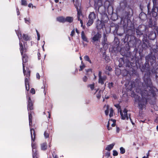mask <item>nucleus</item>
<instances>
[{
	"instance_id": "1",
	"label": "nucleus",
	"mask_w": 158,
	"mask_h": 158,
	"mask_svg": "<svg viewBox=\"0 0 158 158\" xmlns=\"http://www.w3.org/2000/svg\"><path fill=\"white\" fill-rule=\"evenodd\" d=\"M144 80L146 86H144L143 84V88L141 89L140 92L141 97L136 95L134 96L135 102L137 103L139 108L142 110L146 108L148 102L154 99L156 95V93L152 87L151 79L149 78H144Z\"/></svg>"
},
{
	"instance_id": "2",
	"label": "nucleus",
	"mask_w": 158,
	"mask_h": 158,
	"mask_svg": "<svg viewBox=\"0 0 158 158\" xmlns=\"http://www.w3.org/2000/svg\"><path fill=\"white\" fill-rule=\"evenodd\" d=\"M153 6L152 9V16L156 17L158 15V0H153Z\"/></svg>"
},
{
	"instance_id": "3",
	"label": "nucleus",
	"mask_w": 158,
	"mask_h": 158,
	"mask_svg": "<svg viewBox=\"0 0 158 158\" xmlns=\"http://www.w3.org/2000/svg\"><path fill=\"white\" fill-rule=\"evenodd\" d=\"M75 6L77 10V19L78 20L80 21V23L81 24V26H83V21L82 19V18H83V15L82 14L81 10L80 9V6L79 4H78L77 5L76 4L75 5Z\"/></svg>"
},
{
	"instance_id": "4",
	"label": "nucleus",
	"mask_w": 158,
	"mask_h": 158,
	"mask_svg": "<svg viewBox=\"0 0 158 158\" xmlns=\"http://www.w3.org/2000/svg\"><path fill=\"white\" fill-rule=\"evenodd\" d=\"M96 18V15L94 12H91L89 16V21L87 23V26H90L93 23Z\"/></svg>"
},
{
	"instance_id": "5",
	"label": "nucleus",
	"mask_w": 158,
	"mask_h": 158,
	"mask_svg": "<svg viewBox=\"0 0 158 158\" xmlns=\"http://www.w3.org/2000/svg\"><path fill=\"white\" fill-rule=\"evenodd\" d=\"M146 62H150L151 65L156 63V58L155 56L150 55H148L145 57Z\"/></svg>"
},
{
	"instance_id": "6",
	"label": "nucleus",
	"mask_w": 158,
	"mask_h": 158,
	"mask_svg": "<svg viewBox=\"0 0 158 158\" xmlns=\"http://www.w3.org/2000/svg\"><path fill=\"white\" fill-rule=\"evenodd\" d=\"M127 112V110L126 109H124L123 112H122L121 110L120 111V113L121 115L122 119L123 120L125 119L128 120V119L129 117L130 116V115H128Z\"/></svg>"
},
{
	"instance_id": "7",
	"label": "nucleus",
	"mask_w": 158,
	"mask_h": 158,
	"mask_svg": "<svg viewBox=\"0 0 158 158\" xmlns=\"http://www.w3.org/2000/svg\"><path fill=\"white\" fill-rule=\"evenodd\" d=\"M101 37V35L98 32L92 38V42L94 43L95 41H98Z\"/></svg>"
},
{
	"instance_id": "8",
	"label": "nucleus",
	"mask_w": 158,
	"mask_h": 158,
	"mask_svg": "<svg viewBox=\"0 0 158 158\" xmlns=\"http://www.w3.org/2000/svg\"><path fill=\"white\" fill-rule=\"evenodd\" d=\"M28 104L27 105V110H32L33 109V103L32 102L31 100L30 97L28 96Z\"/></svg>"
},
{
	"instance_id": "9",
	"label": "nucleus",
	"mask_w": 158,
	"mask_h": 158,
	"mask_svg": "<svg viewBox=\"0 0 158 158\" xmlns=\"http://www.w3.org/2000/svg\"><path fill=\"white\" fill-rule=\"evenodd\" d=\"M30 132L31 136V141L34 142L35 139L36 134L35 133V130L34 129H30Z\"/></svg>"
},
{
	"instance_id": "10",
	"label": "nucleus",
	"mask_w": 158,
	"mask_h": 158,
	"mask_svg": "<svg viewBox=\"0 0 158 158\" xmlns=\"http://www.w3.org/2000/svg\"><path fill=\"white\" fill-rule=\"evenodd\" d=\"M104 40L102 42V45H103L104 47H106L107 48V39L106 37V35L105 34H104L103 35Z\"/></svg>"
},
{
	"instance_id": "11",
	"label": "nucleus",
	"mask_w": 158,
	"mask_h": 158,
	"mask_svg": "<svg viewBox=\"0 0 158 158\" xmlns=\"http://www.w3.org/2000/svg\"><path fill=\"white\" fill-rule=\"evenodd\" d=\"M107 0H98V10H99V7L105 4V3L107 2Z\"/></svg>"
},
{
	"instance_id": "12",
	"label": "nucleus",
	"mask_w": 158,
	"mask_h": 158,
	"mask_svg": "<svg viewBox=\"0 0 158 158\" xmlns=\"http://www.w3.org/2000/svg\"><path fill=\"white\" fill-rule=\"evenodd\" d=\"M19 44L20 45V52L21 55H23L24 52H26V49L25 48H24L23 44L19 42Z\"/></svg>"
},
{
	"instance_id": "13",
	"label": "nucleus",
	"mask_w": 158,
	"mask_h": 158,
	"mask_svg": "<svg viewBox=\"0 0 158 158\" xmlns=\"http://www.w3.org/2000/svg\"><path fill=\"white\" fill-rule=\"evenodd\" d=\"M107 78L106 76H104L102 77L99 78L98 82L101 85H103L104 84V81H105Z\"/></svg>"
},
{
	"instance_id": "14",
	"label": "nucleus",
	"mask_w": 158,
	"mask_h": 158,
	"mask_svg": "<svg viewBox=\"0 0 158 158\" xmlns=\"http://www.w3.org/2000/svg\"><path fill=\"white\" fill-rule=\"evenodd\" d=\"M81 37L82 40L88 42L87 38L84 32L83 31L81 33Z\"/></svg>"
},
{
	"instance_id": "15",
	"label": "nucleus",
	"mask_w": 158,
	"mask_h": 158,
	"mask_svg": "<svg viewBox=\"0 0 158 158\" xmlns=\"http://www.w3.org/2000/svg\"><path fill=\"white\" fill-rule=\"evenodd\" d=\"M73 20V17L71 16L67 17L65 19V22H67L69 23H72Z\"/></svg>"
},
{
	"instance_id": "16",
	"label": "nucleus",
	"mask_w": 158,
	"mask_h": 158,
	"mask_svg": "<svg viewBox=\"0 0 158 158\" xmlns=\"http://www.w3.org/2000/svg\"><path fill=\"white\" fill-rule=\"evenodd\" d=\"M114 145L115 143H113L108 145L106 148V150L108 151H110L113 148Z\"/></svg>"
},
{
	"instance_id": "17",
	"label": "nucleus",
	"mask_w": 158,
	"mask_h": 158,
	"mask_svg": "<svg viewBox=\"0 0 158 158\" xmlns=\"http://www.w3.org/2000/svg\"><path fill=\"white\" fill-rule=\"evenodd\" d=\"M41 149L43 150H46L47 148V145L46 143H42L41 145Z\"/></svg>"
},
{
	"instance_id": "18",
	"label": "nucleus",
	"mask_w": 158,
	"mask_h": 158,
	"mask_svg": "<svg viewBox=\"0 0 158 158\" xmlns=\"http://www.w3.org/2000/svg\"><path fill=\"white\" fill-rule=\"evenodd\" d=\"M149 65L148 63H146L144 64L143 67H145L144 69V71H148L150 69L149 67Z\"/></svg>"
},
{
	"instance_id": "19",
	"label": "nucleus",
	"mask_w": 158,
	"mask_h": 158,
	"mask_svg": "<svg viewBox=\"0 0 158 158\" xmlns=\"http://www.w3.org/2000/svg\"><path fill=\"white\" fill-rule=\"evenodd\" d=\"M23 63H26L27 61L28 57L26 54H24L23 55Z\"/></svg>"
},
{
	"instance_id": "20",
	"label": "nucleus",
	"mask_w": 158,
	"mask_h": 158,
	"mask_svg": "<svg viewBox=\"0 0 158 158\" xmlns=\"http://www.w3.org/2000/svg\"><path fill=\"white\" fill-rule=\"evenodd\" d=\"M57 20L60 22L64 23L65 22V19L63 17H60L57 18Z\"/></svg>"
},
{
	"instance_id": "21",
	"label": "nucleus",
	"mask_w": 158,
	"mask_h": 158,
	"mask_svg": "<svg viewBox=\"0 0 158 158\" xmlns=\"http://www.w3.org/2000/svg\"><path fill=\"white\" fill-rule=\"evenodd\" d=\"M133 15V11L131 9H129V10L127 13V15L128 17H131Z\"/></svg>"
},
{
	"instance_id": "22",
	"label": "nucleus",
	"mask_w": 158,
	"mask_h": 158,
	"mask_svg": "<svg viewBox=\"0 0 158 158\" xmlns=\"http://www.w3.org/2000/svg\"><path fill=\"white\" fill-rule=\"evenodd\" d=\"M23 39L25 40H29L30 39V37L28 35L25 34H23Z\"/></svg>"
},
{
	"instance_id": "23",
	"label": "nucleus",
	"mask_w": 158,
	"mask_h": 158,
	"mask_svg": "<svg viewBox=\"0 0 158 158\" xmlns=\"http://www.w3.org/2000/svg\"><path fill=\"white\" fill-rule=\"evenodd\" d=\"M140 27H139V29L136 30V33H137V34L139 35H142L143 34V31H141L139 28Z\"/></svg>"
},
{
	"instance_id": "24",
	"label": "nucleus",
	"mask_w": 158,
	"mask_h": 158,
	"mask_svg": "<svg viewBox=\"0 0 158 158\" xmlns=\"http://www.w3.org/2000/svg\"><path fill=\"white\" fill-rule=\"evenodd\" d=\"M84 59L85 61H88L90 64H92V62L88 56L86 55L84 56Z\"/></svg>"
},
{
	"instance_id": "25",
	"label": "nucleus",
	"mask_w": 158,
	"mask_h": 158,
	"mask_svg": "<svg viewBox=\"0 0 158 158\" xmlns=\"http://www.w3.org/2000/svg\"><path fill=\"white\" fill-rule=\"evenodd\" d=\"M44 135L46 138H48L49 135V132L47 131H45L44 133Z\"/></svg>"
},
{
	"instance_id": "26",
	"label": "nucleus",
	"mask_w": 158,
	"mask_h": 158,
	"mask_svg": "<svg viewBox=\"0 0 158 158\" xmlns=\"http://www.w3.org/2000/svg\"><path fill=\"white\" fill-rule=\"evenodd\" d=\"M106 106L107 109L105 110V113L106 115H107L109 113V106L108 105H105L104 106V107H105V106Z\"/></svg>"
},
{
	"instance_id": "27",
	"label": "nucleus",
	"mask_w": 158,
	"mask_h": 158,
	"mask_svg": "<svg viewBox=\"0 0 158 158\" xmlns=\"http://www.w3.org/2000/svg\"><path fill=\"white\" fill-rule=\"evenodd\" d=\"M102 93V92L101 91H99L97 94L96 97L98 99H99L100 98Z\"/></svg>"
},
{
	"instance_id": "28",
	"label": "nucleus",
	"mask_w": 158,
	"mask_h": 158,
	"mask_svg": "<svg viewBox=\"0 0 158 158\" xmlns=\"http://www.w3.org/2000/svg\"><path fill=\"white\" fill-rule=\"evenodd\" d=\"M88 87H90L91 90H92L94 88V83L93 84L89 85H88Z\"/></svg>"
},
{
	"instance_id": "29",
	"label": "nucleus",
	"mask_w": 158,
	"mask_h": 158,
	"mask_svg": "<svg viewBox=\"0 0 158 158\" xmlns=\"http://www.w3.org/2000/svg\"><path fill=\"white\" fill-rule=\"evenodd\" d=\"M114 111L112 108H111L110 109V114H109V116L110 117H111L113 115Z\"/></svg>"
},
{
	"instance_id": "30",
	"label": "nucleus",
	"mask_w": 158,
	"mask_h": 158,
	"mask_svg": "<svg viewBox=\"0 0 158 158\" xmlns=\"http://www.w3.org/2000/svg\"><path fill=\"white\" fill-rule=\"evenodd\" d=\"M21 4L23 5L26 6L27 5V1L26 0H21Z\"/></svg>"
},
{
	"instance_id": "31",
	"label": "nucleus",
	"mask_w": 158,
	"mask_h": 158,
	"mask_svg": "<svg viewBox=\"0 0 158 158\" xmlns=\"http://www.w3.org/2000/svg\"><path fill=\"white\" fill-rule=\"evenodd\" d=\"M120 151L121 154H124L125 152V149L122 147L120 148Z\"/></svg>"
},
{
	"instance_id": "32",
	"label": "nucleus",
	"mask_w": 158,
	"mask_h": 158,
	"mask_svg": "<svg viewBox=\"0 0 158 158\" xmlns=\"http://www.w3.org/2000/svg\"><path fill=\"white\" fill-rule=\"evenodd\" d=\"M85 67V65L84 64H82V65H81L80 67V69L79 70V71L82 70Z\"/></svg>"
},
{
	"instance_id": "33",
	"label": "nucleus",
	"mask_w": 158,
	"mask_h": 158,
	"mask_svg": "<svg viewBox=\"0 0 158 158\" xmlns=\"http://www.w3.org/2000/svg\"><path fill=\"white\" fill-rule=\"evenodd\" d=\"M110 121H112L113 122V123L111 125L113 127H114L115 125L116 120L111 119H110Z\"/></svg>"
},
{
	"instance_id": "34",
	"label": "nucleus",
	"mask_w": 158,
	"mask_h": 158,
	"mask_svg": "<svg viewBox=\"0 0 158 158\" xmlns=\"http://www.w3.org/2000/svg\"><path fill=\"white\" fill-rule=\"evenodd\" d=\"M32 112L31 111L29 113V120H32V115L31 113Z\"/></svg>"
},
{
	"instance_id": "35",
	"label": "nucleus",
	"mask_w": 158,
	"mask_h": 158,
	"mask_svg": "<svg viewBox=\"0 0 158 158\" xmlns=\"http://www.w3.org/2000/svg\"><path fill=\"white\" fill-rule=\"evenodd\" d=\"M118 155V153L117 152L116 150L113 151V155L114 156H117Z\"/></svg>"
},
{
	"instance_id": "36",
	"label": "nucleus",
	"mask_w": 158,
	"mask_h": 158,
	"mask_svg": "<svg viewBox=\"0 0 158 158\" xmlns=\"http://www.w3.org/2000/svg\"><path fill=\"white\" fill-rule=\"evenodd\" d=\"M25 85H27L29 86V81L28 80L27 78H26L25 79Z\"/></svg>"
},
{
	"instance_id": "37",
	"label": "nucleus",
	"mask_w": 158,
	"mask_h": 158,
	"mask_svg": "<svg viewBox=\"0 0 158 158\" xmlns=\"http://www.w3.org/2000/svg\"><path fill=\"white\" fill-rule=\"evenodd\" d=\"M113 83L112 82L109 83V84L108 87L110 89L113 87Z\"/></svg>"
},
{
	"instance_id": "38",
	"label": "nucleus",
	"mask_w": 158,
	"mask_h": 158,
	"mask_svg": "<svg viewBox=\"0 0 158 158\" xmlns=\"http://www.w3.org/2000/svg\"><path fill=\"white\" fill-rule=\"evenodd\" d=\"M33 141H32L31 143V146L32 148L33 149H35L36 148V145L35 143H33Z\"/></svg>"
},
{
	"instance_id": "39",
	"label": "nucleus",
	"mask_w": 158,
	"mask_h": 158,
	"mask_svg": "<svg viewBox=\"0 0 158 158\" xmlns=\"http://www.w3.org/2000/svg\"><path fill=\"white\" fill-rule=\"evenodd\" d=\"M30 92L33 94H35V90L33 88H31L30 91Z\"/></svg>"
},
{
	"instance_id": "40",
	"label": "nucleus",
	"mask_w": 158,
	"mask_h": 158,
	"mask_svg": "<svg viewBox=\"0 0 158 158\" xmlns=\"http://www.w3.org/2000/svg\"><path fill=\"white\" fill-rule=\"evenodd\" d=\"M106 69L108 70L109 71H110L112 70V68L110 66H106Z\"/></svg>"
},
{
	"instance_id": "41",
	"label": "nucleus",
	"mask_w": 158,
	"mask_h": 158,
	"mask_svg": "<svg viewBox=\"0 0 158 158\" xmlns=\"http://www.w3.org/2000/svg\"><path fill=\"white\" fill-rule=\"evenodd\" d=\"M87 78L86 76H84L83 78V80L84 81L86 82L87 81Z\"/></svg>"
},
{
	"instance_id": "42",
	"label": "nucleus",
	"mask_w": 158,
	"mask_h": 158,
	"mask_svg": "<svg viewBox=\"0 0 158 158\" xmlns=\"http://www.w3.org/2000/svg\"><path fill=\"white\" fill-rule=\"evenodd\" d=\"M75 34V31H74V29H73V30L72 31L70 35L73 36L74 35V34Z\"/></svg>"
},
{
	"instance_id": "43",
	"label": "nucleus",
	"mask_w": 158,
	"mask_h": 158,
	"mask_svg": "<svg viewBox=\"0 0 158 158\" xmlns=\"http://www.w3.org/2000/svg\"><path fill=\"white\" fill-rule=\"evenodd\" d=\"M36 78L38 79H40V76L39 75V74L38 73H37L36 74Z\"/></svg>"
},
{
	"instance_id": "44",
	"label": "nucleus",
	"mask_w": 158,
	"mask_h": 158,
	"mask_svg": "<svg viewBox=\"0 0 158 158\" xmlns=\"http://www.w3.org/2000/svg\"><path fill=\"white\" fill-rule=\"evenodd\" d=\"M24 19L26 23L27 24H29V23H30L29 19L27 20V19L26 18Z\"/></svg>"
},
{
	"instance_id": "45",
	"label": "nucleus",
	"mask_w": 158,
	"mask_h": 158,
	"mask_svg": "<svg viewBox=\"0 0 158 158\" xmlns=\"http://www.w3.org/2000/svg\"><path fill=\"white\" fill-rule=\"evenodd\" d=\"M25 85V88H26V89L27 91H28L29 89V86L28 85V88L27 87V85Z\"/></svg>"
},
{
	"instance_id": "46",
	"label": "nucleus",
	"mask_w": 158,
	"mask_h": 158,
	"mask_svg": "<svg viewBox=\"0 0 158 158\" xmlns=\"http://www.w3.org/2000/svg\"><path fill=\"white\" fill-rule=\"evenodd\" d=\"M98 77H99V78L102 77V72L101 71L99 72Z\"/></svg>"
},
{
	"instance_id": "47",
	"label": "nucleus",
	"mask_w": 158,
	"mask_h": 158,
	"mask_svg": "<svg viewBox=\"0 0 158 158\" xmlns=\"http://www.w3.org/2000/svg\"><path fill=\"white\" fill-rule=\"evenodd\" d=\"M36 153H33V158H37V157L36 156Z\"/></svg>"
},
{
	"instance_id": "48",
	"label": "nucleus",
	"mask_w": 158,
	"mask_h": 158,
	"mask_svg": "<svg viewBox=\"0 0 158 158\" xmlns=\"http://www.w3.org/2000/svg\"><path fill=\"white\" fill-rule=\"evenodd\" d=\"M120 131V129L119 127H116V132L117 133H118Z\"/></svg>"
},
{
	"instance_id": "49",
	"label": "nucleus",
	"mask_w": 158,
	"mask_h": 158,
	"mask_svg": "<svg viewBox=\"0 0 158 158\" xmlns=\"http://www.w3.org/2000/svg\"><path fill=\"white\" fill-rule=\"evenodd\" d=\"M29 124L30 126H31L32 125V120H29Z\"/></svg>"
},
{
	"instance_id": "50",
	"label": "nucleus",
	"mask_w": 158,
	"mask_h": 158,
	"mask_svg": "<svg viewBox=\"0 0 158 158\" xmlns=\"http://www.w3.org/2000/svg\"><path fill=\"white\" fill-rule=\"evenodd\" d=\"M109 125L107 124V129H108V130H110L111 129V128H110L109 127Z\"/></svg>"
},
{
	"instance_id": "51",
	"label": "nucleus",
	"mask_w": 158,
	"mask_h": 158,
	"mask_svg": "<svg viewBox=\"0 0 158 158\" xmlns=\"http://www.w3.org/2000/svg\"><path fill=\"white\" fill-rule=\"evenodd\" d=\"M86 71L87 73L89 72H92V70L91 69H88L86 70Z\"/></svg>"
},
{
	"instance_id": "52",
	"label": "nucleus",
	"mask_w": 158,
	"mask_h": 158,
	"mask_svg": "<svg viewBox=\"0 0 158 158\" xmlns=\"http://www.w3.org/2000/svg\"><path fill=\"white\" fill-rule=\"evenodd\" d=\"M106 155L108 157H109L110 155V153L109 152H107L106 153Z\"/></svg>"
},
{
	"instance_id": "53",
	"label": "nucleus",
	"mask_w": 158,
	"mask_h": 158,
	"mask_svg": "<svg viewBox=\"0 0 158 158\" xmlns=\"http://www.w3.org/2000/svg\"><path fill=\"white\" fill-rule=\"evenodd\" d=\"M16 10H17V15H18L19 14V10L18 8H17Z\"/></svg>"
},
{
	"instance_id": "54",
	"label": "nucleus",
	"mask_w": 158,
	"mask_h": 158,
	"mask_svg": "<svg viewBox=\"0 0 158 158\" xmlns=\"http://www.w3.org/2000/svg\"><path fill=\"white\" fill-rule=\"evenodd\" d=\"M36 32L37 33V36H39V35H40V34L39 33L38 31L37 30H36Z\"/></svg>"
},
{
	"instance_id": "55",
	"label": "nucleus",
	"mask_w": 158,
	"mask_h": 158,
	"mask_svg": "<svg viewBox=\"0 0 158 158\" xmlns=\"http://www.w3.org/2000/svg\"><path fill=\"white\" fill-rule=\"evenodd\" d=\"M32 6V4L31 3H30L29 4L28 6L29 7H31Z\"/></svg>"
},
{
	"instance_id": "56",
	"label": "nucleus",
	"mask_w": 158,
	"mask_h": 158,
	"mask_svg": "<svg viewBox=\"0 0 158 158\" xmlns=\"http://www.w3.org/2000/svg\"><path fill=\"white\" fill-rule=\"evenodd\" d=\"M23 73H24V74L25 75V73H26V71L25 69H23Z\"/></svg>"
},
{
	"instance_id": "57",
	"label": "nucleus",
	"mask_w": 158,
	"mask_h": 158,
	"mask_svg": "<svg viewBox=\"0 0 158 158\" xmlns=\"http://www.w3.org/2000/svg\"><path fill=\"white\" fill-rule=\"evenodd\" d=\"M23 73H24V74L25 75V73H26V71L25 69H23Z\"/></svg>"
},
{
	"instance_id": "58",
	"label": "nucleus",
	"mask_w": 158,
	"mask_h": 158,
	"mask_svg": "<svg viewBox=\"0 0 158 158\" xmlns=\"http://www.w3.org/2000/svg\"><path fill=\"white\" fill-rule=\"evenodd\" d=\"M19 36L20 37H21L22 36V34L20 33H19V34H18V36H19Z\"/></svg>"
},
{
	"instance_id": "59",
	"label": "nucleus",
	"mask_w": 158,
	"mask_h": 158,
	"mask_svg": "<svg viewBox=\"0 0 158 158\" xmlns=\"http://www.w3.org/2000/svg\"><path fill=\"white\" fill-rule=\"evenodd\" d=\"M94 80H95L96 79V76L94 74Z\"/></svg>"
},
{
	"instance_id": "60",
	"label": "nucleus",
	"mask_w": 158,
	"mask_h": 158,
	"mask_svg": "<svg viewBox=\"0 0 158 158\" xmlns=\"http://www.w3.org/2000/svg\"><path fill=\"white\" fill-rule=\"evenodd\" d=\"M153 34H154V33L153 32H152L151 33V34L149 35V38L150 37L151 35H153Z\"/></svg>"
},
{
	"instance_id": "61",
	"label": "nucleus",
	"mask_w": 158,
	"mask_h": 158,
	"mask_svg": "<svg viewBox=\"0 0 158 158\" xmlns=\"http://www.w3.org/2000/svg\"><path fill=\"white\" fill-rule=\"evenodd\" d=\"M23 69H25V65L23 63Z\"/></svg>"
},
{
	"instance_id": "62",
	"label": "nucleus",
	"mask_w": 158,
	"mask_h": 158,
	"mask_svg": "<svg viewBox=\"0 0 158 158\" xmlns=\"http://www.w3.org/2000/svg\"><path fill=\"white\" fill-rule=\"evenodd\" d=\"M114 106L117 108L118 107V106H119L118 105H115Z\"/></svg>"
},
{
	"instance_id": "63",
	"label": "nucleus",
	"mask_w": 158,
	"mask_h": 158,
	"mask_svg": "<svg viewBox=\"0 0 158 158\" xmlns=\"http://www.w3.org/2000/svg\"><path fill=\"white\" fill-rule=\"evenodd\" d=\"M76 31L77 33H78V30L77 29H76Z\"/></svg>"
},
{
	"instance_id": "64",
	"label": "nucleus",
	"mask_w": 158,
	"mask_h": 158,
	"mask_svg": "<svg viewBox=\"0 0 158 158\" xmlns=\"http://www.w3.org/2000/svg\"><path fill=\"white\" fill-rule=\"evenodd\" d=\"M55 1L56 3H57L58 2L59 0H55Z\"/></svg>"
}]
</instances>
